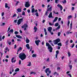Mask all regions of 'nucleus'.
<instances>
[{"mask_svg": "<svg viewBox=\"0 0 77 77\" xmlns=\"http://www.w3.org/2000/svg\"><path fill=\"white\" fill-rule=\"evenodd\" d=\"M52 6H51L49 8L47 9V11H52Z\"/></svg>", "mask_w": 77, "mask_h": 77, "instance_id": "obj_10", "label": "nucleus"}, {"mask_svg": "<svg viewBox=\"0 0 77 77\" xmlns=\"http://www.w3.org/2000/svg\"><path fill=\"white\" fill-rule=\"evenodd\" d=\"M72 18V16H71V15L69 16L68 17V19H69L70 18Z\"/></svg>", "mask_w": 77, "mask_h": 77, "instance_id": "obj_33", "label": "nucleus"}, {"mask_svg": "<svg viewBox=\"0 0 77 77\" xmlns=\"http://www.w3.org/2000/svg\"><path fill=\"white\" fill-rule=\"evenodd\" d=\"M57 6L59 7V8H60V9L61 11H62V9H63V7L61 5H60L59 4H58L57 5Z\"/></svg>", "mask_w": 77, "mask_h": 77, "instance_id": "obj_9", "label": "nucleus"}, {"mask_svg": "<svg viewBox=\"0 0 77 77\" xmlns=\"http://www.w3.org/2000/svg\"><path fill=\"white\" fill-rule=\"evenodd\" d=\"M56 54L58 55V54H59V51H56Z\"/></svg>", "mask_w": 77, "mask_h": 77, "instance_id": "obj_51", "label": "nucleus"}, {"mask_svg": "<svg viewBox=\"0 0 77 77\" xmlns=\"http://www.w3.org/2000/svg\"><path fill=\"white\" fill-rule=\"evenodd\" d=\"M35 15H36V16L37 17H38V13L36 12V14H35Z\"/></svg>", "mask_w": 77, "mask_h": 77, "instance_id": "obj_50", "label": "nucleus"}, {"mask_svg": "<svg viewBox=\"0 0 77 77\" xmlns=\"http://www.w3.org/2000/svg\"><path fill=\"white\" fill-rule=\"evenodd\" d=\"M25 6L26 8H29L30 6V4L29 2H26L25 4Z\"/></svg>", "mask_w": 77, "mask_h": 77, "instance_id": "obj_7", "label": "nucleus"}, {"mask_svg": "<svg viewBox=\"0 0 77 77\" xmlns=\"http://www.w3.org/2000/svg\"><path fill=\"white\" fill-rule=\"evenodd\" d=\"M58 19V17H56L54 19V20L53 21V23H54V22H56L57 20V19Z\"/></svg>", "mask_w": 77, "mask_h": 77, "instance_id": "obj_15", "label": "nucleus"}, {"mask_svg": "<svg viewBox=\"0 0 77 77\" xmlns=\"http://www.w3.org/2000/svg\"><path fill=\"white\" fill-rule=\"evenodd\" d=\"M2 35H0V41H2Z\"/></svg>", "mask_w": 77, "mask_h": 77, "instance_id": "obj_52", "label": "nucleus"}, {"mask_svg": "<svg viewBox=\"0 0 77 77\" xmlns=\"http://www.w3.org/2000/svg\"><path fill=\"white\" fill-rule=\"evenodd\" d=\"M25 46L26 47V48H27V49H28L29 50V49H30V46L29 45V44H27Z\"/></svg>", "mask_w": 77, "mask_h": 77, "instance_id": "obj_11", "label": "nucleus"}, {"mask_svg": "<svg viewBox=\"0 0 77 77\" xmlns=\"http://www.w3.org/2000/svg\"><path fill=\"white\" fill-rule=\"evenodd\" d=\"M45 35H47V32H45Z\"/></svg>", "mask_w": 77, "mask_h": 77, "instance_id": "obj_58", "label": "nucleus"}, {"mask_svg": "<svg viewBox=\"0 0 77 77\" xmlns=\"http://www.w3.org/2000/svg\"><path fill=\"white\" fill-rule=\"evenodd\" d=\"M35 12V8H33L32 9V13H34Z\"/></svg>", "mask_w": 77, "mask_h": 77, "instance_id": "obj_27", "label": "nucleus"}, {"mask_svg": "<svg viewBox=\"0 0 77 77\" xmlns=\"http://www.w3.org/2000/svg\"><path fill=\"white\" fill-rule=\"evenodd\" d=\"M48 11H46L45 15H48Z\"/></svg>", "mask_w": 77, "mask_h": 77, "instance_id": "obj_46", "label": "nucleus"}, {"mask_svg": "<svg viewBox=\"0 0 77 77\" xmlns=\"http://www.w3.org/2000/svg\"><path fill=\"white\" fill-rule=\"evenodd\" d=\"M17 11L18 12H21V8H18L17 9Z\"/></svg>", "mask_w": 77, "mask_h": 77, "instance_id": "obj_17", "label": "nucleus"}, {"mask_svg": "<svg viewBox=\"0 0 77 77\" xmlns=\"http://www.w3.org/2000/svg\"><path fill=\"white\" fill-rule=\"evenodd\" d=\"M52 30V27H49L48 28V31L49 32H51V30Z\"/></svg>", "mask_w": 77, "mask_h": 77, "instance_id": "obj_12", "label": "nucleus"}, {"mask_svg": "<svg viewBox=\"0 0 77 77\" xmlns=\"http://www.w3.org/2000/svg\"><path fill=\"white\" fill-rule=\"evenodd\" d=\"M72 22H71V23L70 24V28L71 30L72 29Z\"/></svg>", "mask_w": 77, "mask_h": 77, "instance_id": "obj_20", "label": "nucleus"}, {"mask_svg": "<svg viewBox=\"0 0 77 77\" xmlns=\"http://www.w3.org/2000/svg\"><path fill=\"white\" fill-rule=\"evenodd\" d=\"M32 57H36V54H33L32 55Z\"/></svg>", "mask_w": 77, "mask_h": 77, "instance_id": "obj_21", "label": "nucleus"}, {"mask_svg": "<svg viewBox=\"0 0 77 77\" xmlns=\"http://www.w3.org/2000/svg\"><path fill=\"white\" fill-rule=\"evenodd\" d=\"M20 70V69L18 68H17L15 70V72H17L18 71H19V70Z\"/></svg>", "mask_w": 77, "mask_h": 77, "instance_id": "obj_22", "label": "nucleus"}, {"mask_svg": "<svg viewBox=\"0 0 77 77\" xmlns=\"http://www.w3.org/2000/svg\"><path fill=\"white\" fill-rule=\"evenodd\" d=\"M19 57L22 60H23L24 59H26V55L24 53H21L19 55Z\"/></svg>", "mask_w": 77, "mask_h": 77, "instance_id": "obj_1", "label": "nucleus"}, {"mask_svg": "<svg viewBox=\"0 0 77 77\" xmlns=\"http://www.w3.org/2000/svg\"><path fill=\"white\" fill-rule=\"evenodd\" d=\"M45 72L47 73V75L48 76L50 75L49 74H51V70H50V69L48 68L45 69ZM47 72H48L49 73H47Z\"/></svg>", "mask_w": 77, "mask_h": 77, "instance_id": "obj_3", "label": "nucleus"}, {"mask_svg": "<svg viewBox=\"0 0 77 77\" xmlns=\"http://www.w3.org/2000/svg\"><path fill=\"white\" fill-rule=\"evenodd\" d=\"M17 16V14H14L13 17H16Z\"/></svg>", "mask_w": 77, "mask_h": 77, "instance_id": "obj_55", "label": "nucleus"}, {"mask_svg": "<svg viewBox=\"0 0 77 77\" xmlns=\"http://www.w3.org/2000/svg\"><path fill=\"white\" fill-rule=\"evenodd\" d=\"M60 28V26H59L58 27L56 28V30H58Z\"/></svg>", "mask_w": 77, "mask_h": 77, "instance_id": "obj_36", "label": "nucleus"}, {"mask_svg": "<svg viewBox=\"0 0 77 77\" xmlns=\"http://www.w3.org/2000/svg\"><path fill=\"white\" fill-rule=\"evenodd\" d=\"M60 41V40L59 38H57L56 40H54L53 42H54V44L55 45H57L58 44V42H59Z\"/></svg>", "mask_w": 77, "mask_h": 77, "instance_id": "obj_5", "label": "nucleus"}, {"mask_svg": "<svg viewBox=\"0 0 77 77\" xmlns=\"http://www.w3.org/2000/svg\"><path fill=\"white\" fill-rule=\"evenodd\" d=\"M28 27V25L26 23L24 24L22 26V29H24V30L26 31L27 30V27Z\"/></svg>", "mask_w": 77, "mask_h": 77, "instance_id": "obj_4", "label": "nucleus"}, {"mask_svg": "<svg viewBox=\"0 0 77 77\" xmlns=\"http://www.w3.org/2000/svg\"><path fill=\"white\" fill-rule=\"evenodd\" d=\"M60 20H61V18H58V21H60Z\"/></svg>", "mask_w": 77, "mask_h": 77, "instance_id": "obj_62", "label": "nucleus"}, {"mask_svg": "<svg viewBox=\"0 0 77 77\" xmlns=\"http://www.w3.org/2000/svg\"><path fill=\"white\" fill-rule=\"evenodd\" d=\"M16 37H17L18 38H19V39H21L22 38V37L20 36V35H16Z\"/></svg>", "mask_w": 77, "mask_h": 77, "instance_id": "obj_16", "label": "nucleus"}, {"mask_svg": "<svg viewBox=\"0 0 77 77\" xmlns=\"http://www.w3.org/2000/svg\"><path fill=\"white\" fill-rule=\"evenodd\" d=\"M19 3V2L17 1L16 4V6H17V5H18Z\"/></svg>", "mask_w": 77, "mask_h": 77, "instance_id": "obj_37", "label": "nucleus"}, {"mask_svg": "<svg viewBox=\"0 0 77 77\" xmlns=\"http://www.w3.org/2000/svg\"><path fill=\"white\" fill-rule=\"evenodd\" d=\"M55 2L56 3H58L59 2V0H55Z\"/></svg>", "mask_w": 77, "mask_h": 77, "instance_id": "obj_47", "label": "nucleus"}, {"mask_svg": "<svg viewBox=\"0 0 77 77\" xmlns=\"http://www.w3.org/2000/svg\"><path fill=\"white\" fill-rule=\"evenodd\" d=\"M59 26V23H57L55 24V27H57Z\"/></svg>", "mask_w": 77, "mask_h": 77, "instance_id": "obj_24", "label": "nucleus"}, {"mask_svg": "<svg viewBox=\"0 0 77 77\" xmlns=\"http://www.w3.org/2000/svg\"><path fill=\"white\" fill-rule=\"evenodd\" d=\"M17 41L18 42L21 41V39H17Z\"/></svg>", "mask_w": 77, "mask_h": 77, "instance_id": "obj_64", "label": "nucleus"}, {"mask_svg": "<svg viewBox=\"0 0 77 77\" xmlns=\"http://www.w3.org/2000/svg\"><path fill=\"white\" fill-rule=\"evenodd\" d=\"M22 15H25V12L23 11Z\"/></svg>", "mask_w": 77, "mask_h": 77, "instance_id": "obj_41", "label": "nucleus"}, {"mask_svg": "<svg viewBox=\"0 0 77 77\" xmlns=\"http://www.w3.org/2000/svg\"><path fill=\"white\" fill-rule=\"evenodd\" d=\"M3 55V53L1 52H0V56H1Z\"/></svg>", "mask_w": 77, "mask_h": 77, "instance_id": "obj_53", "label": "nucleus"}, {"mask_svg": "<svg viewBox=\"0 0 77 77\" xmlns=\"http://www.w3.org/2000/svg\"><path fill=\"white\" fill-rule=\"evenodd\" d=\"M1 26H5V23H3L2 22L1 23Z\"/></svg>", "mask_w": 77, "mask_h": 77, "instance_id": "obj_34", "label": "nucleus"}, {"mask_svg": "<svg viewBox=\"0 0 77 77\" xmlns=\"http://www.w3.org/2000/svg\"><path fill=\"white\" fill-rule=\"evenodd\" d=\"M34 32H36L37 31V28L36 27V26H35L34 28Z\"/></svg>", "mask_w": 77, "mask_h": 77, "instance_id": "obj_18", "label": "nucleus"}, {"mask_svg": "<svg viewBox=\"0 0 77 77\" xmlns=\"http://www.w3.org/2000/svg\"><path fill=\"white\" fill-rule=\"evenodd\" d=\"M57 49H58V50H60V46H58Z\"/></svg>", "mask_w": 77, "mask_h": 77, "instance_id": "obj_57", "label": "nucleus"}, {"mask_svg": "<svg viewBox=\"0 0 77 77\" xmlns=\"http://www.w3.org/2000/svg\"><path fill=\"white\" fill-rule=\"evenodd\" d=\"M21 60H19V65H21Z\"/></svg>", "mask_w": 77, "mask_h": 77, "instance_id": "obj_45", "label": "nucleus"}, {"mask_svg": "<svg viewBox=\"0 0 77 77\" xmlns=\"http://www.w3.org/2000/svg\"><path fill=\"white\" fill-rule=\"evenodd\" d=\"M14 60V57H13L11 59V62H12V63H14V61H13V60Z\"/></svg>", "mask_w": 77, "mask_h": 77, "instance_id": "obj_38", "label": "nucleus"}, {"mask_svg": "<svg viewBox=\"0 0 77 77\" xmlns=\"http://www.w3.org/2000/svg\"><path fill=\"white\" fill-rule=\"evenodd\" d=\"M62 2L63 4H65V3H66V0H64V1H62Z\"/></svg>", "mask_w": 77, "mask_h": 77, "instance_id": "obj_29", "label": "nucleus"}, {"mask_svg": "<svg viewBox=\"0 0 77 77\" xmlns=\"http://www.w3.org/2000/svg\"><path fill=\"white\" fill-rule=\"evenodd\" d=\"M22 48L20 47V48H18V52L21 51V50H22Z\"/></svg>", "mask_w": 77, "mask_h": 77, "instance_id": "obj_19", "label": "nucleus"}, {"mask_svg": "<svg viewBox=\"0 0 77 77\" xmlns=\"http://www.w3.org/2000/svg\"><path fill=\"white\" fill-rule=\"evenodd\" d=\"M27 12H28V13H30V11L29 9H28L27 10Z\"/></svg>", "mask_w": 77, "mask_h": 77, "instance_id": "obj_56", "label": "nucleus"}, {"mask_svg": "<svg viewBox=\"0 0 77 77\" xmlns=\"http://www.w3.org/2000/svg\"><path fill=\"white\" fill-rule=\"evenodd\" d=\"M57 45L59 46H60V47H61V46H62V43H61L60 42L59 43L57 44Z\"/></svg>", "mask_w": 77, "mask_h": 77, "instance_id": "obj_26", "label": "nucleus"}, {"mask_svg": "<svg viewBox=\"0 0 77 77\" xmlns=\"http://www.w3.org/2000/svg\"><path fill=\"white\" fill-rule=\"evenodd\" d=\"M60 69V67H58L57 68V70H59Z\"/></svg>", "mask_w": 77, "mask_h": 77, "instance_id": "obj_54", "label": "nucleus"}, {"mask_svg": "<svg viewBox=\"0 0 77 77\" xmlns=\"http://www.w3.org/2000/svg\"><path fill=\"white\" fill-rule=\"evenodd\" d=\"M5 38V36H3L2 37V39H4Z\"/></svg>", "mask_w": 77, "mask_h": 77, "instance_id": "obj_59", "label": "nucleus"}, {"mask_svg": "<svg viewBox=\"0 0 77 77\" xmlns=\"http://www.w3.org/2000/svg\"><path fill=\"white\" fill-rule=\"evenodd\" d=\"M61 33L60 32H59L58 33V36H60V35Z\"/></svg>", "mask_w": 77, "mask_h": 77, "instance_id": "obj_40", "label": "nucleus"}, {"mask_svg": "<svg viewBox=\"0 0 77 77\" xmlns=\"http://www.w3.org/2000/svg\"><path fill=\"white\" fill-rule=\"evenodd\" d=\"M68 55L69 57H70V56H71V53H70V52L68 51Z\"/></svg>", "mask_w": 77, "mask_h": 77, "instance_id": "obj_30", "label": "nucleus"}, {"mask_svg": "<svg viewBox=\"0 0 77 77\" xmlns=\"http://www.w3.org/2000/svg\"><path fill=\"white\" fill-rule=\"evenodd\" d=\"M69 67L70 69H71L72 68V65H69Z\"/></svg>", "mask_w": 77, "mask_h": 77, "instance_id": "obj_49", "label": "nucleus"}, {"mask_svg": "<svg viewBox=\"0 0 77 77\" xmlns=\"http://www.w3.org/2000/svg\"><path fill=\"white\" fill-rule=\"evenodd\" d=\"M48 18H53V17L52 16V12H51L48 16Z\"/></svg>", "mask_w": 77, "mask_h": 77, "instance_id": "obj_13", "label": "nucleus"}, {"mask_svg": "<svg viewBox=\"0 0 77 77\" xmlns=\"http://www.w3.org/2000/svg\"><path fill=\"white\" fill-rule=\"evenodd\" d=\"M56 74H57V75H59V74L58 73H57V72H55L54 74L53 75H56Z\"/></svg>", "mask_w": 77, "mask_h": 77, "instance_id": "obj_31", "label": "nucleus"}, {"mask_svg": "<svg viewBox=\"0 0 77 77\" xmlns=\"http://www.w3.org/2000/svg\"><path fill=\"white\" fill-rule=\"evenodd\" d=\"M22 22H23V18L19 19L17 22V24L18 25H20Z\"/></svg>", "mask_w": 77, "mask_h": 77, "instance_id": "obj_6", "label": "nucleus"}, {"mask_svg": "<svg viewBox=\"0 0 77 77\" xmlns=\"http://www.w3.org/2000/svg\"><path fill=\"white\" fill-rule=\"evenodd\" d=\"M4 15H5V13H4V12H2V17H3V16H4Z\"/></svg>", "mask_w": 77, "mask_h": 77, "instance_id": "obj_48", "label": "nucleus"}, {"mask_svg": "<svg viewBox=\"0 0 77 77\" xmlns=\"http://www.w3.org/2000/svg\"><path fill=\"white\" fill-rule=\"evenodd\" d=\"M5 8H8V4H7L6 3H5Z\"/></svg>", "mask_w": 77, "mask_h": 77, "instance_id": "obj_35", "label": "nucleus"}, {"mask_svg": "<svg viewBox=\"0 0 77 77\" xmlns=\"http://www.w3.org/2000/svg\"><path fill=\"white\" fill-rule=\"evenodd\" d=\"M68 75H69V76H70V77H71V74H68Z\"/></svg>", "mask_w": 77, "mask_h": 77, "instance_id": "obj_63", "label": "nucleus"}, {"mask_svg": "<svg viewBox=\"0 0 77 77\" xmlns=\"http://www.w3.org/2000/svg\"><path fill=\"white\" fill-rule=\"evenodd\" d=\"M10 32H11L12 33H13V32H14V29H11L10 30Z\"/></svg>", "mask_w": 77, "mask_h": 77, "instance_id": "obj_44", "label": "nucleus"}, {"mask_svg": "<svg viewBox=\"0 0 77 77\" xmlns=\"http://www.w3.org/2000/svg\"><path fill=\"white\" fill-rule=\"evenodd\" d=\"M14 34L15 35H18V32L17 31H15L14 32Z\"/></svg>", "mask_w": 77, "mask_h": 77, "instance_id": "obj_39", "label": "nucleus"}, {"mask_svg": "<svg viewBox=\"0 0 77 77\" xmlns=\"http://www.w3.org/2000/svg\"><path fill=\"white\" fill-rule=\"evenodd\" d=\"M30 42V40L28 39V38L27 37L26 38V43H29V42Z\"/></svg>", "mask_w": 77, "mask_h": 77, "instance_id": "obj_14", "label": "nucleus"}, {"mask_svg": "<svg viewBox=\"0 0 77 77\" xmlns=\"http://www.w3.org/2000/svg\"><path fill=\"white\" fill-rule=\"evenodd\" d=\"M46 46L48 47V49L49 50L50 52H52L53 48H51V46L48 43H46Z\"/></svg>", "mask_w": 77, "mask_h": 77, "instance_id": "obj_2", "label": "nucleus"}, {"mask_svg": "<svg viewBox=\"0 0 77 77\" xmlns=\"http://www.w3.org/2000/svg\"><path fill=\"white\" fill-rule=\"evenodd\" d=\"M30 74H36V73L35 72H31L30 73Z\"/></svg>", "mask_w": 77, "mask_h": 77, "instance_id": "obj_25", "label": "nucleus"}, {"mask_svg": "<svg viewBox=\"0 0 77 77\" xmlns=\"http://www.w3.org/2000/svg\"><path fill=\"white\" fill-rule=\"evenodd\" d=\"M42 45H44V42L43 41L42 43Z\"/></svg>", "mask_w": 77, "mask_h": 77, "instance_id": "obj_60", "label": "nucleus"}, {"mask_svg": "<svg viewBox=\"0 0 77 77\" xmlns=\"http://www.w3.org/2000/svg\"><path fill=\"white\" fill-rule=\"evenodd\" d=\"M74 47V44H73L72 45L71 48H73V47Z\"/></svg>", "mask_w": 77, "mask_h": 77, "instance_id": "obj_61", "label": "nucleus"}, {"mask_svg": "<svg viewBox=\"0 0 77 77\" xmlns=\"http://www.w3.org/2000/svg\"><path fill=\"white\" fill-rule=\"evenodd\" d=\"M49 25H50V26H53V25H54V23H49Z\"/></svg>", "mask_w": 77, "mask_h": 77, "instance_id": "obj_43", "label": "nucleus"}, {"mask_svg": "<svg viewBox=\"0 0 77 77\" xmlns=\"http://www.w3.org/2000/svg\"><path fill=\"white\" fill-rule=\"evenodd\" d=\"M27 66H31V62H29V63L28 64Z\"/></svg>", "mask_w": 77, "mask_h": 77, "instance_id": "obj_32", "label": "nucleus"}, {"mask_svg": "<svg viewBox=\"0 0 77 77\" xmlns=\"http://www.w3.org/2000/svg\"><path fill=\"white\" fill-rule=\"evenodd\" d=\"M70 23V21H69V20L68 21V23L67 24V25L68 26H69Z\"/></svg>", "mask_w": 77, "mask_h": 77, "instance_id": "obj_42", "label": "nucleus"}, {"mask_svg": "<svg viewBox=\"0 0 77 77\" xmlns=\"http://www.w3.org/2000/svg\"><path fill=\"white\" fill-rule=\"evenodd\" d=\"M41 42V41L38 40H36L35 41V42L36 44V45H37V46H38V45H39V42Z\"/></svg>", "mask_w": 77, "mask_h": 77, "instance_id": "obj_8", "label": "nucleus"}, {"mask_svg": "<svg viewBox=\"0 0 77 77\" xmlns=\"http://www.w3.org/2000/svg\"><path fill=\"white\" fill-rule=\"evenodd\" d=\"M51 42H52V41H51V40H49V42H51L50 44H51L53 46H54V45L53 44V43H52Z\"/></svg>", "mask_w": 77, "mask_h": 77, "instance_id": "obj_23", "label": "nucleus"}, {"mask_svg": "<svg viewBox=\"0 0 77 77\" xmlns=\"http://www.w3.org/2000/svg\"><path fill=\"white\" fill-rule=\"evenodd\" d=\"M69 41V40H68L65 43H66V45H68V43Z\"/></svg>", "mask_w": 77, "mask_h": 77, "instance_id": "obj_28", "label": "nucleus"}]
</instances>
